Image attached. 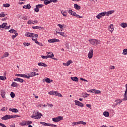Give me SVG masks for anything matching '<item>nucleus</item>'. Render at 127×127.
I'll return each mask as SVG.
<instances>
[{"instance_id": "obj_53", "label": "nucleus", "mask_w": 127, "mask_h": 127, "mask_svg": "<svg viewBox=\"0 0 127 127\" xmlns=\"http://www.w3.org/2000/svg\"><path fill=\"white\" fill-rule=\"evenodd\" d=\"M28 24H32V23H33V22L32 21V20H30L27 22Z\"/></svg>"}, {"instance_id": "obj_31", "label": "nucleus", "mask_w": 127, "mask_h": 127, "mask_svg": "<svg viewBox=\"0 0 127 127\" xmlns=\"http://www.w3.org/2000/svg\"><path fill=\"white\" fill-rule=\"evenodd\" d=\"M99 15L101 16H105V15H107L106 12H103L99 13Z\"/></svg>"}, {"instance_id": "obj_37", "label": "nucleus", "mask_w": 127, "mask_h": 127, "mask_svg": "<svg viewBox=\"0 0 127 127\" xmlns=\"http://www.w3.org/2000/svg\"><path fill=\"white\" fill-rule=\"evenodd\" d=\"M10 95L11 97H12L13 99L14 98V97H15V94L13 92H11Z\"/></svg>"}, {"instance_id": "obj_21", "label": "nucleus", "mask_w": 127, "mask_h": 127, "mask_svg": "<svg viewBox=\"0 0 127 127\" xmlns=\"http://www.w3.org/2000/svg\"><path fill=\"white\" fill-rule=\"evenodd\" d=\"M18 84H17L16 82H13L12 84H11V87H15V88H17L18 87Z\"/></svg>"}, {"instance_id": "obj_44", "label": "nucleus", "mask_w": 127, "mask_h": 127, "mask_svg": "<svg viewBox=\"0 0 127 127\" xmlns=\"http://www.w3.org/2000/svg\"><path fill=\"white\" fill-rule=\"evenodd\" d=\"M45 82H46V83H49V84L50 83V79L49 78H47L45 79Z\"/></svg>"}, {"instance_id": "obj_5", "label": "nucleus", "mask_w": 127, "mask_h": 127, "mask_svg": "<svg viewBox=\"0 0 127 127\" xmlns=\"http://www.w3.org/2000/svg\"><path fill=\"white\" fill-rule=\"evenodd\" d=\"M60 41L59 39L56 38L51 39L48 40L49 43H55V42H59Z\"/></svg>"}, {"instance_id": "obj_45", "label": "nucleus", "mask_w": 127, "mask_h": 127, "mask_svg": "<svg viewBox=\"0 0 127 127\" xmlns=\"http://www.w3.org/2000/svg\"><path fill=\"white\" fill-rule=\"evenodd\" d=\"M79 123V125H80V124H81V125H83V126H85V125H86V122H84L83 121H79L78 122Z\"/></svg>"}, {"instance_id": "obj_4", "label": "nucleus", "mask_w": 127, "mask_h": 127, "mask_svg": "<svg viewBox=\"0 0 127 127\" xmlns=\"http://www.w3.org/2000/svg\"><path fill=\"white\" fill-rule=\"evenodd\" d=\"M15 76H16L17 77H22V78H26V79L30 78V76H27V75H26V74H15Z\"/></svg>"}, {"instance_id": "obj_60", "label": "nucleus", "mask_w": 127, "mask_h": 127, "mask_svg": "<svg viewBox=\"0 0 127 127\" xmlns=\"http://www.w3.org/2000/svg\"><path fill=\"white\" fill-rule=\"evenodd\" d=\"M37 44H38V45H39V46H43V45L42 44V43L40 42H38V43H37Z\"/></svg>"}, {"instance_id": "obj_29", "label": "nucleus", "mask_w": 127, "mask_h": 127, "mask_svg": "<svg viewBox=\"0 0 127 127\" xmlns=\"http://www.w3.org/2000/svg\"><path fill=\"white\" fill-rule=\"evenodd\" d=\"M121 26L123 28H126V27H127V23H122L121 24Z\"/></svg>"}, {"instance_id": "obj_61", "label": "nucleus", "mask_w": 127, "mask_h": 127, "mask_svg": "<svg viewBox=\"0 0 127 127\" xmlns=\"http://www.w3.org/2000/svg\"><path fill=\"white\" fill-rule=\"evenodd\" d=\"M80 80H81L82 81H84V82H88V80H87L86 79H85L83 78H80Z\"/></svg>"}, {"instance_id": "obj_62", "label": "nucleus", "mask_w": 127, "mask_h": 127, "mask_svg": "<svg viewBox=\"0 0 127 127\" xmlns=\"http://www.w3.org/2000/svg\"><path fill=\"white\" fill-rule=\"evenodd\" d=\"M51 2H57L58 1V0H50Z\"/></svg>"}, {"instance_id": "obj_17", "label": "nucleus", "mask_w": 127, "mask_h": 127, "mask_svg": "<svg viewBox=\"0 0 127 127\" xmlns=\"http://www.w3.org/2000/svg\"><path fill=\"white\" fill-rule=\"evenodd\" d=\"M38 65L39 66H42L43 67H47V66H48L47 64H46L44 63H39L38 64Z\"/></svg>"}, {"instance_id": "obj_39", "label": "nucleus", "mask_w": 127, "mask_h": 127, "mask_svg": "<svg viewBox=\"0 0 127 127\" xmlns=\"http://www.w3.org/2000/svg\"><path fill=\"white\" fill-rule=\"evenodd\" d=\"M23 45L24 47L26 46H29L30 45V43H23Z\"/></svg>"}, {"instance_id": "obj_49", "label": "nucleus", "mask_w": 127, "mask_h": 127, "mask_svg": "<svg viewBox=\"0 0 127 127\" xmlns=\"http://www.w3.org/2000/svg\"><path fill=\"white\" fill-rule=\"evenodd\" d=\"M32 40H33V41H35V43H38V41H37V39L32 38Z\"/></svg>"}, {"instance_id": "obj_52", "label": "nucleus", "mask_w": 127, "mask_h": 127, "mask_svg": "<svg viewBox=\"0 0 127 127\" xmlns=\"http://www.w3.org/2000/svg\"><path fill=\"white\" fill-rule=\"evenodd\" d=\"M4 16H5V14L3 13H0V17H4Z\"/></svg>"}, {"instance_id": "obj_38", "label": "nucleus", "mask_w": 127, "mask_h": 127, "mask_svg": "<svg viewBox=\"0 0 127 127\" xmlns=\"http://www.w3.org/2000/svg\"><path fill=\"white\" fill-rule=\"evenodd\" d=\"M2 28H4V27H5V26H6V25H7V23H3L1 25Z\"/></svg>"}, {"instance_id": "obj_34", "label": "nucleus", "mask_w": 127, "mask_h": 127, "mask_svg": "<svg viewBox=\"0 0 127 127\" xmlns=\"http://www.w3.org/2000/svg\"><path fill=\"white\" fill-rule=\"evenodd\" d=\"M123 55H127V49H125L123 52Z\"/></svg>"}, {"instance_id": "obj_3", "label": "nucleus", "mask_w": 127, "mask_h": 127, "mask_svg": "<svg viewBox=\"0 0 127 127\" xmlns=\"http://www.w3.org/2000/svg\"><path fill=\"white\" fill-rule=\"evenodd\" d=\"M44 6V5L42 4H39L36 5V8L34 9V10L36 12H38L39 11V8H41Z\"/></svg>"}, {"instance_id": "obj_18", "label": "nucleus", "mask_w": 127, "mask_h": 127, "mask_svg": "<svg viewBox=\"0 0 127 127\" xmlns=\"http://www.w3.org/2000/svg\"><path fill=\"white\" fill-rule=\"evenodd\" d=\"M74 8H75V9H77V10H79V9H81V6L77 4H74Z\"/></svg>"}, {"instance_id": "obj_58", "label": "nucleus", "mask_w": 127, "mask_h": 127, "mask_svg": "<svg viewBox=\"0 0 127 127\" xmlns=\"http://www.w3.org/2000/svg\"><path fill=\"white\" fill-rule=\"evenodd\" d=\"M76 17H77V18H83V16H81L78 14H76V16H75Z\"/></svg>"}, {"instance_id": "obj_23", "label": "nucleus", "mask_w": 127, "mask_h": 127, "mask_svg": "<svg viewBox=\"0 0 127 127\" xmlns=\"http://www.w3.org/2000/svg\"><path fill=\"white\" fill-rule=\"evenodd\" d=\"M109 27V31H110V32H113L114 31V25L112 24H111Z\"/></svg>"}, {"instance_id": "obj_48", "label": "nucleus", "mask_w": 127, "mask_h": 127, "mask_svg": "<svg viewBox=\"0 0 127 127\" xmlns=\"http://www.w3.org/2000/svg\"><path fill=\"white\" fill-rule=\"evenodd\" d=\"M56 96H58V97H62V94L58 93V92L57 91V93L56 94Z\"/></svg>"}, {"instance_id": "obj_12", "label": "nucleus", "mask_w": 127, "mask_h": 127, "mask_svg": "<svg viewBox=\"0 0 127 127\" xmlns=\"http://www.w3.org/2000/svg\"><path fill=\"white\" fill-rule=\"evenodd\" d=\"M38 75H39V73H36V72H30V75L27 76H29L30 77H34V76H36Z\"/></svg>"}, {"instance_id": "obj_51", "label": "nucleus", "mask_w": 127, "mask_h": 127, "mask_svg": "<svg viewBox=\"0 0 127 127\" xmlns=\"http://www.w3.org/2000/svg\"><path fill=\"white\" fill-rule=\"evenodd\" d=\"M101 17H102L101 15H100L99 13L96 16V18H98V19H100Z\"/></svg>"}, {"instance_id": "obj_27", "label": "nucleus", "mask_w": 127, "mask_h": 127, "mask_svg": "<svg viewBox=\"0 0 127 127\" xmlns=\"http://www.w3.org/2000/svg\"><path fill=\"white\" fill-rule=\"evenodd\" d=\"M47 57L48 59V58H51V59H53L54 60H56V61H57V60H58V59L52 57V56H51V55H47Z\"/></svg>"}, {"instance_id": "obj_47", "label": "nucleus", "mask_w": 127, "mask_h": 127, "mask_svg": "<svg viewBox=\"0 0 127 127\" xmlns=\"http://www.w3.org/2000/svg\"><path fill=\"white\" fill-rule=\"evenodd\" d=\"M88 96H90V94H88L87 93H84L83 97H85V98H87Z\"/></svg>"}, {"instance_id": "obj_35", "label": "nucleus", "mask_w": 127, "mask_h": 127, "mask_svg": "<svg viewBox=\"0 0 127 127\" xmlns=\"http://www.w3.org/2000/svg\"><path fill=\"white\" fill-rule=\"evenodd\" d=\"M3 6L4 7H9V6H10V4H9V3L3 4Z\"/></svg>"}, {"instance_id": "obj_19", "label": "nucleus", "mask_w": 127, "mask_h": 127, "mask_svg": "<svg viewBox=\"0 0 127 127\" xmlns=\"http://www.w3.org/2000/svg\"><path fill=\"white\" fill-rule=\"evenodd\" d=\"M42 1H44V4H45V5H47V4H49V3H51V2L49 0H44Z\"/></svg>"}, {"instance_id": "obj_28", "label": "nucleus", "mask_w": 127, "mask_h": 127, "mask_svg": "<svg viewBox=\"0 0 127 127\" xmlns=\"http://www.w3.org/2000/svg\"><path fill=\"white\" fill-rule=\"evenodd\" d=\"M113 12H114L113 10L109 11L108 12H106V16H109V15H110V14H112V13H113Z\"/></svg>"}, {"instance_id": "obj_57", "label": "nucleus", "mask_w": 127, "mask_h": 127, "mask_svg": "<svg viewBox=\"0 0 127 127\" xmlns=\"http://www.w3.org/2000/svg\"><path fill=\"white\" fill-rule=\"evenodd\" d=\"M8 55H9L8 53H6L5 54H4L3 56L4 57H8Z\"/></svg>"}, {"instance_id": "obj_50", "label": "nucleus", "mask_w": 127, "mask_h": 127, "mask_svg": "<svg viewBox=\"0 0 127 127\" xmlns=\"http://www.w3.org/2000/svg\"><path fill=\"white\" fill-rule=\"evenodd\" d=\"M115 102H118L119 104H121L122 102H123V100L122 99H118L117 101H115Z\"/></svg>"}, {"instance_id": "obj_25", "label": "nucleus", "mask_w": 127, "mask_h": 127, "mask_svg": "<svg viewBox=\"0 0 127 127\" xmlns=\"http://www.w3.org/2000/svg\"><path fill=\"white\" fill-rule=\"evenodd\" d=\"M8 32H10V33H16L17 31L13 29H10V30L8 31Z\"/></svg>"}, {"instance_id": "obj_15", "label": "nucleus", "mask_w": 127, "mask_h": 127, "mask_svg": "<svg viewBox=\"0 0 127 127\" xmlns=\"http://www.w3.org/2000/svg\"><path fill=\"white\" fill-rule=\"evenodd\" d=\"M14 81H16V82H20V83H23L24 80L20 78H17L14 79Z\"/></svg>"}, {"instance_id": "obj_43", "label": "nucleus", "mask_w": 127, "mask_h": 127, "mask_svg": "<svg viewBox=\"0 0 127 127\" xmlns=\"http://www.w3.org/2000/svg\"><path fill=\"white\" fill-rule=\"evenodd\" d=\"M26 8L27 9H30V8H31V6H30V4H27L26 5Z\"/></svg>"}, {"instance_id": "obj_54", "label": "nucleus", "mask_w": 127, "mask_h": 127, "mask_svg": "<svg viewBox=\"0 0 127 127\" xmlns=\"http://www.w3.org/2000/svg\"><path fill=\"white\" fill-rule=\"evenodd\" d=\"M42 59H48L47 56H42Z\"/></svg>"}, {"instance_id": "obj_42", "label": "nucleus", "mask_w": 127, "mask_h": 127, "mask_svg": "<svg viewBox=\"0 0 127 127\" xmlns=\"http://www.w3.org/2000/svg\"><path fill=\"white\" fill-rule=\"evenodd\" d=\"M72 61L69 60L68 61H67V62L66 63V66H69V65H70V64H71V63H72Z\"/></svg>"}, {"instance_id": "obj_40", "label": "nucleus", "mask_w": 127, "mask_h": 127, "mask_svg": "<svg viewBox=\"0 0 127 127\" xmlns=\"http://www.w3.org/2000/svg\"><path fill=\"white\" fill-rule=\"evenodd\" d=\"M58 26H59L60 28H61L62 29H64V24L61 25L60 24H58Z\"/></svg>"}, {"instance_id": "obj_64", "label": "nucleus", "mask_w": 127, "mask_h": 127, "mask_svg": "<svg viewBox=\"0 0 127 127\" xmlns=\"http://www.w3.org/2000/svg\"><path fill=\"white\" fill-rule=\"evenodd\" d=\"M5 29H9V28H10V25L5 26Z\"/></svg>"}, {"instance_id": "obj_10", "label": "nucleus", "mask_w": 127, "mask_h": 127, "mask_svg": "<svg viewBox=\"0 0 127 127\" xmlns=\"http://www.w3.org/2000/svg\"><path fill=\"white\" fill-rule=\"evenodd\" d=\"M89 59H92L93 58V49H91L88 54Z\"/></svg>"}, {"instance_id": "obj_26", "label": "nucleus", "mask_w": 127, "mask_h": 127, "mask_svg": "<svg viewBox=\"0 0 127 127\" xmlns=\"http://www.w3.org/2000/svg\"><path fill=\"white\" fill-rule=\"evenodd\" d=\"M103 115L104 117H108L109 116H110V113H109L108 112L105 111L103 113Z\"/></svg>"}, {"instance_id": "obj_11", "label": "nucleus", "mask_w": 127, "mask_h": 127, "mask_svg": "<svg viewBox=\"0 0 127 127\" xmlns=\"http://www.w3.org/2000/svg\"><path fill=\"white\" fill-rule=\"evenodd\" d=\"M1 119L2 120V121H6V120H9V115H6Z\"/></svg>"}, {"instance_id": "obj_32", "label": "nucleus", "mask_w": 127, "mask_h": 127, "mask_svg": "<svg viewBox=\"0 0 127 127\" xmlns=\"http://www.w3.org/2000/svg\"><path fill=\"white\" fill-rule=\"evenodd\" d=\"M1 95L2 98H3V99H4L5 98V92H2L1 93Z\"/></svg>"}, {"instance_id": "obj_30", "label": "nucleus", "mask_w": 127, "mask_h": 127, "mask_svg": "<svg viewBox=\"0 0 127 127\" xmlns=\"http://www.w3.org/2000/svg\"><path fill=\"white\" fill-rule=\"evenodd\" d=\"M37 116L38 119H41V117H42V114H41L39 112H37Z\"/></svg>"}, {"instance_id": "obj_24", "label": "nucleus", "mask_w": 127, "mask_h": 127, "mask_svg": "<svg viewBox=\"0 0 127 127\" xmlns=\"http://www.w3.org/2000/svg\"><path fill=\"white\" fill-rule=\"evenodd\" d=\"M32 28H33V29H42V27L38 26H33Z\"/></svg>"}, {"instance_id": "obj_13", "label": "nucleus", "mask_w": 127, "mask_h": 127, "mask_svg": "<svg viewBox=\"0 0 127 127\" xmlns=\"http://www.w3.org/2000/svg\"><path fill=\"white\" fill-rule=\"evenodd\" d=\"M57 33H58L60 35L63 36V37H67V35L64 32L57 31Z\"/></svg>"}, {"instance_id": "obj_56", "label": "nucleus", "mask_w": 127, "mask_h": 127, "mask_svg": "<svg viewBox=\"0 0 127 127\" xmlns=\"http://www.w3.org/2000/svg\"><path fill=\"white\" fill-rule=\"evenodd\" d=\"M0 127H6V126L5 125H4V124L0 123Z\"/></svg>"}, {"instance_id": "obj_55", "label": "nucleus", "mask_w": 127, "mask_h": 127, "mask_svg": "<svg viewBox=\"0 0 127 127\" xmlns=\"http://www.w3.org/2000/svg\"><path fill=\"white\" fill-rule=\"evenodd\" d=\"M71 15H72L73 16H76L77 15V14L76 13V12L73 11Z\"/></svg>"}, {"instance_id": "obj_2", "label": "nucleus", "mask_w": 127, "mask_h": 127, "mask_svg": "<svg viewBox=\"0 0 127 127\" xmlns=\"http://www.w3.org/2000/svg\"><path fill=\"white\" fill-rule=\"evenodd\" d=\"M62 120H63V117L62 116H59L52 119L53 122H55V123H58V122H60V121H62Z\"/></svg>"}, {"instance_id": "obj_59", "label": "nucleus", "mask_w": 127, "mask_h": 127, "mask_svg": "<svg viewBox=\"0 0 127 127\" xmlns=\"http://www.w3.org/2000/svg\"><path fill=\"white\" fill-rule=\"evenodd\" d=\"M40 124H41V125H43V126H46V123L45 122H40Z\"/></svg>"}, {"instance_id": "obj_16", "label": "nucleus", "mask_w": 127, "mask_h": 127, "mask_svg": "<svg viewBox=\"0 0 127 127\" xmlns=\"http://www.w3.org/2000/svg\"><path fill=\"white\" fill-rule=\"evenodd\" d=\"M31 34H32L31 33L27 32L25 34V36H27V37H31V38H34V36H32Z\"/></svg>"}, {"instance_id": "obj_22", "label": "nucleus", "mask_w": 127, "mask_h": 127, "mask_svg": "<svg viewBox=\"0 0 127 127\" xmlns=\"http://www.w3.org/2000/svg\"><path fill=\"white\" fill-rule=\"evenodd\" d=\"M56 93H57V91H52L48 93L49 95H55V96H56Z\"/></svg>"}, {"instance_id": "obj_6", "label": "nucleus", "mask_w": 127, "mask_h": 127, "mask_svg": "<svg viewBox=\"0 0 127 127\" xmlns=\"http://www.w3.org/2000/svg\"><path fill=\"white\" fill-rule=\"evenodd\" d=\"M89 93H93L94 94H101V91L96 89H90L88 91Z\"/></svg>"}, {"instance_id": "obj_9", "label": "nucleus", "mask_w": 127, "mask_h": 127, "mask_svg": "<svg viewBox=\"0 0 127 127\" xmlns=\"http://www.w3.org/2000/svg\"><path fill=\"white\" fill-rule=\"evenodd\" d=\"M123 101H127V84H126V90Z\"/></svg>"}, {"instance_id": "obj_41", "label": "nucleus", "mask_w": 127, "mask_h": 127, "mask_svg": "<svg viewBox=\"0 0 127 127\" xmlns=\"http://www.w3.org/2000/svg\"><path fill=\"white\" fill-rule=\"evenodd\" d=\"M77 125H79V122H73L72 123V127H74V126H77Z\"/></svg>"}, {"instance_id": "obj_1", "label": "nucleus", "mask_w": 127, "mask_h": 127, "mask_svg": "<svg viewBox=\"0 0 127 127\" xmlns=\"http://www.w3.org/2000/svg\"><path fill=\"white\" fill-rule=\"evenodd\" d=\"M90 43L92 44V45H94V46H97L98 44H101V41L95 39H92L89 40Z\"/></svg>"}, {"instance_id": "obj_14", "label": "nucleus", "mask_w": 127, "mask_h": 127, "mask_svg": "<svg viewBox=\"0 0 127 127\" xmlns=\"http://www.w3.org/2000/svg\"><path fill=\"white\" fill-rule=\"evenodd\" d=\"M10 112H12V113H18V110L16 108H10L9 109Z\"/></svg>"}, {"instance_id": "obj_36", "label": "nucleus", "mask_w": 127, "mask_h": 127, "mask_svg": "<svg viewBox=\"0 0 127 127\" xmlns=\"http://www.w3.org/2000/svg\"><path fill=\"white\" fill-rule=\"evenodd\" d=\"M0 80H2V81L6 80V77L0 76Z\"/></svg>"}, {"instance_id": "obj_33", "label": "nucleus", "mask_w": 127, "mask_h": 127, "mask_svg": "<svg viewBox=\"0 0 127 127\" xmlns=\"http://www.w3.org/2000/svg\"><path fill=\"white\" fill-rule=\"evenodd\" d=\"M15 35H13L12 36V39H14V38H15L16 37V36H17L18 35V33H14Z\"/></svg>"}, {"instance_id": "obj_8", "label": "nucleus", "mask_w": 127, "mask_h": 127, "mask_svg": "<svg viewBox=\"0 0 127 127\" xmlns=\"http://www.w3.org/2000/svg\"><path fill=\"white\" fill-rule=\"evenodd\" d=\"M74 103L76 106H78V107H84V104H83V103H82L81 102H80L78 100H74Z\"/></svg>"}, {"instance_id": "obj_63", "label": "nucleus", "mask_w": 127, "mask_h": 127, "mask_svg": "<svg viewBox=\"0 0 127 127\" xmlns=\"http://www.w3.org/2000/svg\"><path fill=\"white\" fill-rule=\"evenodd\" d=\"M23 19H24V20H27V19H28V18L27 17V16L23 17Z\"/></svg>"}, {"instance_id": "obj_7", "label": "nucleus", "mask_w": 127, "mask_h": 127, "mask_svg": "<svg viewBox=\"0 0 127 127\" xmlns=\"http://www.w3.org/2000/svg\"><path fill=\"white\" fill-rule=\"evenodd\" d=\"M32 124V122L29 121H26L25 122H24L23 123H20V125L23 126H28V125H31Z\"/></svg>"}, {"instance_id": "obj_20", "label": "nucleus", "mask_w": 127, "mask_h": 127, "mask_svg": "<svg viewBox=\"0 0 127 127\" xmlns=\"http://www.w3.org/2000/svg\"><path fill=\"white\" fill-rule=\"evenodd\" d=\"M70 79H71L74 82H78L79 80V78L77 77H71Z\"/></svg>"}, {"instance_id": "obj_46", "label": "nucleus", "mask_w": 127, "mask_h": 127, "mask_svg": "<svg viewBox=\"0 0 127 127\" xmlns=\"http://www.w3.org/2000/svg\"><path fill=\"white\" fill-rule=\"evenodd\" d=\"M68 13L72 15V14L73 13V11L72 10V9H70L69 10H67Z\"/></svg>"}]
</instances>
